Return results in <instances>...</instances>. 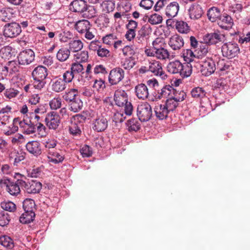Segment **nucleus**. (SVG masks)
Listing matches in <instances>:
<instances>
[{"label":"nucleus","mask_w":250,"mask_h":250,"mask_svg":"<svg viewBox=\"0 0 250 250\" xmlns=\"http://www.w3.org/2000/svg\"><path fill=\"white\" fill-rule=\"evenodd\" d=\"M186 96V94L183 91H181L179 92L174 89V93H173L172 96L169 97L167 99L168 100L174 102L175 104V108L176 109L178 105V103L184 100Z\"/></svg>","instance_id":"c85d7f7f"},{"label":"nucleus","mask_w":250,"mask_h":250,"mask_svg":"<svg viewBox=\"0 0 250 250\" xmlns=\"http://www.w3.org/2000/svg\"><path fill=\"white\" fill-rule=\"evenodd\" d=\"M239 48L235 42H229L224 43L222 46V53L224 57L232 59L239 53Z\"/></svg>","instance_id":"6e6552de"},{"label":"nucleus","mask_w":250,"mask_h":250,"mask_svg":"<svg viewBox=\"0 0 250 250\" xmlns=\"http://www.w3.org/2000/svg\"><path fill=\"white\" fill-rule=\"evenodd\" d=\"M174 92V88L170 85H166L161 89L157 90L153 93L155 100H159L162 98H168L171 97Z\"/></svg>","instance_id":"f3484780"},{"label":"nucleus","mask_w":250,"mask_h":250,"mask_svg":"<svg viewBox=\"0 0 250 250\" xmlns=\"http://www.w3.org/2000/svg\"><path fill=\"white\" fill-rule=\"evenodd\" d=\"M83 103L79 97L69 103V109L74 112H77L82 109Z\"/></svg>","instance_id":"58836bf2"},{"label":"nucleus","mask_w":250,"mask_h":250,"mask_svg":"<svg viewBox=\"0 0 250 250\" xmlns=\"http://www.w3.org/2000/svg\"><path fill=\"white\" fill-rule=\"evenodd\" d=\"M183 57L184 60L187 62V63L190 64V62H197L195 52H193V51L190 49H186V50H184L183 53Z\"/></svg>","instance_id":"4c0bfd02"},{"label":"nucleus","mask_w":250,"mask_h":250,"mask_svg":"<svg viewBox=\"0 0 250 250\" xmlns=\"http://www.w3.org/2000/svg\"><path fill=\"white\" fill-rule=\"evenodd\" d=\"M86 118L87 116L86 113L83 112V113L74 115L73 117L72 121L75 123L83 125V124L85 122Z\"/></svg>","instance_id":"bf43d9fd"},{"label":"nucleus","mask_w":250,"mask_h":250,"mask_svg":"<svg viewBox=\"0 0 250 250\" xmlns=\"http://www.w3.org/2000/svg\"><path fill=\"white\" fill-rule=\"evenodd\" d=\"M167 71L173 74H179L182 78L190 76L192 73V65L191 64H183L178 60L169 62L167 65Z\"/></svg>","instance_id":"f257e3e1"},{"label":"nucleus","mask_w":250,"mask_h":250,"mask_svg":"<svg viewBox=\"0 0 250 250\" xmlns=\"http://www.w3.org/2000/svg\"><path fill=\"white\" fill-rule=\"evenodd\" d=\"M12 16L8 9H2L0 10V21L8 22L12 18Z\"/></svg>","instance_id":"8fccbe9b"},{"label":"nucleus","mask_w":250,"mask_h":250,"mask_svg":"<svg viewBox=\"0 0 250 250\" xmlns=\"http://www.w3.org/2000/svg\"><path fill=\"white\" fill-rule=\"evenodd\" d=\"M218 24L221 28L229 30L232 27L233 21L231 16L224 14L218 19Z\"/></svg>","instance_id":"4be33fe9"},{"label":"nucleus","mask_w":250,"mask_h":250,"mask_svg":"<svg viewBox=\"0 0 250 250\" xmlns=\"http://www.w3.org/2000/svg\"><path fill=\"white\" fill-rule=\"evenodd\" d=\"M217 69L221 72H228L232 67L230 61H226L224 59H220L217 63Z\"/></svg>","instance_id":"f704fd0d"},{"label":"nucleus","mask_w":250,"mask_h":250,"mask_svg":"<svg viewBox=\"0 0 250 250\" xmlns=\"http://www.w3.org/2000/svg\"><path fill=\"white\" fill-rule=\"evenodd\" d=\"M26 148L30 153L35 156H38L42 153L41 144L38 141L29 142L26 145Z\"/></svg>","instance_id":"a878e982"},{"label":"nucleus","mask_w":250,"mask_h":250,"mask_svg":"<svg viewBox=\"0 0 250 250\" xmlns=\"http://www.w3.org/2000/svg\"><path fill=\"white\" fill-rule=\"evenodd\" d=\"M162 17L160 15L157 13H154L151 15L148 19V22L152 25L161 23L162 22Z\"/></svg>","instance_id":"603ef678"},{"label":"nucleus","mask_w":250,"mask_h":250,"mask_svg":"<svg viewBox=\"0 0 250 250\" xmlns=\"http://www.w3.org/2000/svg\"><path fill=\"white\" fill-rule=\"evenodd\" d=\"M42 188V184L38 181L32 180L26 183L24 181L23 188L27 193L36 194L39 193Z\"/></svg>","instance_id":"412c9836"},{"label":"nucleus","mask_w":250,"mask_h":250,"mask_svg":"<svg viewBox=\"0 0 250 250\" xmlns=\"http://www.w3.org/2000/svg\"><path fill=\"white\" fill-rule=\"evenodd\" d=\"M102 11L104 13H109L113 11L115 8V3L112 0L103 1L101 4Z\"/></svg>","instance_id":"a19ab883"},{"label":"nucleus","mask_w":250,"mask_h":250,"mask_svg":"<svg viewBox=\"0 0 250 250\" xmlns=\"http://www.w3.org/2000/svg\"><path fill=\"white\" fill-rule=\"evenodd\" d=\"M35 217L34 211L27 212L24 211L20 217L19 220L22 224H28L33 221Z\"/></svg>","instance_id":"e433bc0d"},{"label":"nucleus","mask_w":250,"mask_h":250,"mask_svg":"<svg viewBox=\"0 0 250 250\" xmlns=\"http://www.w3.org/2000/svg\"><path fill=\"white\" fill-rule=\"evenodd\" d=\"M48 76L47 69L42 65L35 67L32 72L34 82L33 87L38 90H41L46 83V78Z\"/></svg>","instance_id":"7ed1b4c3"},{"label":"nucleus","mask_w":250,"mask_h":250,"mask_svg":"<svg viewBox=\"0 0 250 250\" xmlns=\"http://www.w3.org/2000/svg\"><path fill=\"white\" fill-rule=\"evenodd\" d=\"M123 55L128 57H132L135 54L134 47L132 46L126 45L122 49Z\"/></svg>","instance_id":"774afa93"},{"label":"nucleus","mask_w":250,"mask_h":250,"mask_svg":"<svg viewBox=\"0 0 250 250\" xmlns=\"http://www.w3.org/2000/svg\"><path fill=\"white\" fill-rule=\"evenodd\" d=\"M51 87L54 92L59 93L65 90L66 87V83L61 78L56 77L52 81Z\"/></svg>","instance_id":"393cba45"},{"label":"nucleus","mask_w":250,"mask_h":250,"mask_svg":"<svg viewBox=\"0 0 250 250\" xmlns=\"http://www.w3.org/2000/svg\"><path fill=\"white\" fill-rule=\"evenodd\" d=\"M179 4L177 1L170 2L165 8L166 15L169 19L176 17L179 11Z\"/></svg>","instance_id":"5701e85b"},{"label":"nucleus","mask_w":250,"mask_h":250,"mask_svg":"<svg viewBox=\"0 0 250 250\" xmlns=\"http://www.w3.org/2000/svg\"><path fill=\"white\" fill-rule=\"evenodd\" d=\"M114 100L117 106H124L125 113L126 115L130 116L132 114L133 106L130 102H128V95L125 90H116L114 95Z\"/></svg>","instance_id":"20e7f679"},{"label":"nucleus","mask_w":250,"mask_h":250,"mask_svg":"<svg viewBox=\"0 0 250 250\" xmlns=\"http://www.w3.org/2000/svg\"><path fill=\"white\" fill-rule=\"evenodd\" d=\"M116 40L117 36L114 34L106 35L102 38L103 43L109 46L112 45Z\"/></svg>","instance_id":"5fc2aeb1"},{"label":"nucleus","mask_w":250,"mask_h":250,"mask_svg":"<svg viewBox=\"0 0 250 250\" xmlns=\"http://www.w3.org/2000/svg\"><path fill=\"white\" fill-rule=\"evenodd\" d=\"M45 122L49 129L55 130L60 124V115L56 112H50L46 115Z\"/></svg>","instance_id":"f8f14e48"},{"label":"nucleus","mask_w":250,"mask_h":250,"mask_svg":"<svg viewBox=\"0 0 250 250\" xmlns=\"http://www.w3.org/2000/svg\"><path fill=\"white\" fill-rule=\"evenodd\" d=\"M74 74L73 72L70 70L65 71L63 75H62V80L66 83H71L73 79L74 78Z\"/></svg>","instance_id":"e2e57ef3"},{"label":"nucleus","mask_w":250,"mask_h":250,"mask_svg":"<svg viewBox=\"0 0 250 250\" xmlns=\"http://www.w3.org/2000/svg\"><path fill=\"white\" fill-rule=\"evenodd\" d=\"M18 176L21 177L18 179L15 183L11 182L9 179H4L0 180V183L6 187V190L12 195H17L20 193V188H23V185L24 184V179L25 177L21 174L18 173Z\"/></svg>","instance_id":"423d86ee"},{"label":"nucleus","mask_w":250,"mask_h":250,"mask_svg":"<svg viewBox=\"0 0 250 250\" xmlns=\"http://www.w3.org/2000/svg\"><path fill=\"white\" fill-rule=\"evenodd\" d=\"M1 208L6 211L13 212L16 209V205L12 202H2L1 204Z\"/></svg>","instance_id":"0e129e2a"},{"label":"nucleus","mask_w":250,"mask_h":250,"mask_svg":"<svg viewBox=\"0 0 250 250\" xmlns=\"http://www.w3.org/2000/svg\"><path fill=\"white\" fill-rule=\"evenodd\" d=\"M78 97V90L75 88L69 89L62 96L63 99L69 103Z\"/></svg>","instance_id":"c9c22d12"},{"label":"nucleus","mask_w":250,"mask_h":250,"mask_svg":"<svg viewBox=\"0 0 250 250\" xmlns=\"http://www.w3.org/2000/svg\"><path fill=\"white\" fill-rule=\"evenodd\" d=\"M76 61L79 62H86L88 59V53L87 51H82L74 55Z\"/></svg>","instance_id":"09e8293b"},{"label":"nucleus","mask_w":250,"mask_h":250,"mask_svg":"<svg viewBox=\"0 0 250 250\" xmlns=\"http://www.w3.org/2000/svg\"><path fill=\"white\" fill-rule=\"evenodd\" d=\"M125 77V71L120 67L112 69L109 74L108 81L111 85H116L121 82Z\"/></svg>","instance_id":"4468645a"},{"label":"nucleus","mask_w":250,"mask_h":250,"mask_svg":"<svg viewBox=\"0 0 250 250\" xmlns=\"http://www.w3.org/2000/svg\"><path fill=\"white\" fill-rule=\"evenodd\" d=\"M74 28L87 40L91 41L95 37L96 29L92 27L91 22L87 20H81L75 22Z\"/></svg>","instance_id":"f03ea898"},{"label":"nucleus","mask_w":250,"mask_h":250,"mask_svg":"<svg viewBox=\"0 0 250 250\" xmlns=\"http://www.w3.org/2000/svg\"><path fill=\"white\" fill-rule=\"evenodd\" d=\"M203 14V10L199 4L193 3L189 8L188 14L191 19H199L202 17Z\"/></svg>","instance_id":"b1692460"},{"label":"nucleus","mask_w":250,"mask_h":250,"mask_svg":"<svg viewBox=\"0 0 250 250\" xmlns=\"http://www.w3.org/2000/svg\"><path fill=\"white\" fill-rule=\"evenodd\" d=\"M201 67V72L202 75L205 76H208L214 73L216 66L215 62L211 58H206L205 60L199 62Z\"/></svg>","instance_id":"9d476101"},{"label":"nucleus","mask_w":250,"mask_h":250,"mask_svg":"<svg viewBox=\"0 0 250 250\" xmlns=\"http://www.w3.org/2000/svg\"><path fill=\"white\" fill-rule=\"evenodd\" d=\"M82 125L71 121V124L69 126V131L70 134L75 136L80 135L82 133Z\"/></svg>","instance_id":"ea45409f"},{"label":"nucleus","mask_w":250,"mask_h":250,"mask_svg":"<svg viewBox=\"0 0 250 250\" xmlns=\"http://www.w3.org/2000/svg\"><path fill=\"white\" fill-rule=\"evenodd\" d=\"M97 54L98 57L100 58H109L111 56L110 51L105 48L104 47L101 45L97 51Z\"/></svg>","instance_id":"13d9d810"},{"label":"nucleus","mask_w":250,"mask_h":250,"mask_svg":"<svg viewBox=\"0 0 250 250\" xmlns=\"http://www.w3.org/2000/svg\"><path fill=\"white\" fill-rule=\"evenodd\" d=\"M225 36L219 31H215L208 33L203 36V40L204 43L208 45L215 44L224 40Z\"/></svg>","instance_id":"ddd939ff"},{"label":"nucleus","mask_w":250,"mask_h":250,"mask_svg":"<svg viewBox=\"0 0 250 250\" xmlns=\"http://www.w3.org/2000/svg\"><path fill=\"white\" fill-rule=\"evenodd\" d=\"M47 157L48 162L54 164L61 163L64 159V154L61 150L49 149L47 151Z\"/></svg>","instance_id":"dca6fc26"},{"label":"nucleus","mask_w":250,"mask_h":250,"mask_svg":"<svg viewBox=\"0 0 250 250\" xmlns=\"http://www.w3.org/2000/svg\"><path fill=\"white\" fill-rule=\"evenodd\" d=\"M148 71L155 75L160 77L162 80H166L167 76L163 71L162 63L157 61H152L149 62Z\"/></svg>","instance_id":"2eb2a0df"},{"label":"nucleus","mask_w":250,"mask_h":250,"mask_svg":"<svg viewBox=\"0 0 250 250\" xmlns=\"http://www.w3.org/2000/svg\"><path fill=\"white\" fill-rule=\"evenodd\" d=\"M80 152L83 157H89L92 154L91 148L87 145H84L80 149Z\"/></svg>","instance_id":"338daca9"},{"label":"nucleus","mask_w":250,"mask_h":250,"mask_svg":"<svg viewBox=\"0 0 250 250\" xmlns=\"http://www.w3.org/2000/svg\"><path fill=\"white\" fill-rule=\"evenodd\" d=\"M62 100L59 97L54 98L49 102V105L51 109L56 110L61 107Z\"/></svg>","instance_id":"052dcab7"},{"label":"nucleus","mask_w":250,"mask_h":250,"mask_svg":"<svg viewBox=\"0 0 250 250\" xmlns=\"http://www.w3.org/2000/svg\"><path fill=\"white\" fill-rule=\"evenodd\" d=\"M207 16L210 21L214 22L221 16L220 9L216 7H212L208 11Z\"/></svg>","instance_id":"c756f323"},{"label":"nucleus","mask_w":250,"mask_h":250,"mask_svg":"<svg viewBox=\"0 0 250 250\" xmlns=\"http://www.w3.org/2000/svg\"><path fill=\"white\" fill-rule=\"evenodd\" d=\"M126 125L129 131H137L140 128V124L135 119L129 120Z\"/></svg>","instance_id":"49530a36"},{"label":"nucleus","mask_w":250,"mask_h":250,"mask_svg":"<svg viewBox=\"0 0 250 250\" xmlns=\"http://www.w3.org/2000/svg\"><path fill=\"white\" fill-rule=\"evenodd\" d=\"M57 141L54 139H49L45 141L44 143L45 152L47 153V151L49 149L55 150V148L57 146Z\"/></svg>","instance_id":"680f3d73"},{"label":"nucleus","mask_w":250,"mask_h":250,"mask_svg":"<svg viewBox=\"0 0 250 250\" xmlns=\"http://www.w3.org/2000/svg\"><path fill=\"white\" fill-rule=\"evenodd\" d=\"M192 97L197 100H201L206 96L207 92L205 90L201 87H196L193 88L191 91Z\"/></svg>","instance_id":"473e14b6"},{"label":"nucleus","mask_w":250,"mask_h":250,"mask_svg":"<svg viewBox=\"0 0 250 250\" xmlns=\"http://www.w3.org/2000/svg\"><path fill=\"white\" fill-rule=\"evenodd\" d=\"M175 105L174 101L167 99L164 104L155 106L154 112L157 118L160 120L166 119L169 113L175 109Z\"/></svg>","instance_id":"39448f33"},{"label":"nucleus","mask_w":250,"mask_h":250,"mask_svg":"<svg viewBox=\"0 0 250 250\" xmlns=\"http://www.w3.org/2000/svg\"><path fill=\"white\" fill-rule=\"evenodd\" d=\"M175 27L179 33L182 34H187L190 30L188 23L183 21H177L175 24Z\"/></svg>","instance_id":"79ce46f5"},{"label":"nucleus","mask_w":250,"mask_h":250,"mask_svg":"<svg viewBox=\"0 0 250 250\" xmlns=\"http://www.w3.org/2000/svg\"><path fill=\"white\" fill-rule=\"evenodd\" d=\"M0 244L9 249H12L14 246L13 240L7 235L0 237Z\"/></svg>","instance_id":"a18cd8bd"},{"label":"nucleus","mask_w":250,"mask_h":250,"mask_svg":"<svg viewBox=\"0 0 250 250\" xmlns=\"http://www.w3.org/2000/svg\"><path fill=\"white\" fill-rule=\"evenodd\" d=\"M10 219L9 214L5 211H2L0 212V226L4 227L8 225L10 222Z\"/></svg>","instance_id":"6e6d98bb"},{"label":"nucleus","mask_w":250,"mask_h":250,"mask_svg":"<svg viewBox=\"0 0 250 250\" xmlns=\"http://www.w3.org/2000/svg\"><path fill=\"white\" fill-rule=\"evenodd\" d=\"M125 118L123 113L116 112L114 113L112 117V120L113 122L117 124L123 122L125 120Z\"/></svg>","instance_id":"69168bd1"},{"label":"nucleus","mask_w":250,"mask_h":250,"mask_svg":"<svg viewBox=\"0 0 250 250\" xmlns=\"http://www.w3.org/2000/svg\"><path fill=\"white\" fill-rule=\"evenodd\" d=\"M70 70L74 74H84L83 66L81 63V62L76 61L72 63L70 67Z\"/></svg>","instance_id":"c03bdc74"},{"label":"nucleus","mask_w":250,"mask_h":250,"mask_svg":"<svg viewBox=\"0 0 250 250\" xmlns=\"http://www.w3.org/2000/svg\"><path fill=\"white\" fill-rule=\"evenodd\" d=\"M122 64V66L125 69H130L133 67L136 64L135 58L133 57H128L125 59Z\"/></svg>","instance_id":"3c124183"},{"label":"nucleus","mask_w":250,"mask_h":250,"mask_svg":"<svg viewBox=\"0 0 250 250\" xmlns=\"http://www.w3.org/2000/svg\"><path fill=\"white\" fill-rule=\"evenodd\" d=\"M70 51L78 52L83 48V43L80 40H72L68 43Z\"/></svg>","instance_id":"72a5a7b5"},{"label":"nucleus","mask_w":250,"mask_h":250,"mask_svg":"<svg viewBox=\"0 0 250 250\" xmlns=\"http://www.w3.org/2000/svg\"><path fill=\"white\" fill-rule=\"evenodd\" d=\"M168 44L172 50L179 51L184 46V39L178 34L173 35L169 38Z\"/></svg>","instance_id":"aec40b11"},{"label":"nucleus","mask_w":250,"mask_h":250,"mask_svg":"<svg viewBox=\"0 0 250 250\" xmlns=\"http://www.w3.org/2000/svg\"><path fill=\"white\" fill-rule=\"evenodd\" d=\"M70 55V51L68 48L62 47L56 54V59L60 62H64L67 60Z\"/></svg>","instance_id":"2f4dec72"},{"label":"nucleus","mask_w":250,"mask_h":250,"mask_svg":"<svg viewBox=\"0 0 250 250\" xmlns=\"http://www.w3.org/2000/svg\"><path fill=\"white\" fill-rule=\"evenodd\" d=\"M19 93V91L14 88H6L3 93V96L6 100H11L16 98Z\"/></svg>","instance_id":"37998d69"},{"label":"nucleus","mask_w":250,"mask_h":250,"mask_svg":"<svg viewBox=\"0 0 250 250\" xmlns=\"http://www.w3.org/2000/svg\"><path fill=\"white\" fill-rule=\"evenodd\" d=\"M208 45L206 43H201L199 47L195 51V55L197 60L200 59L201 61L205 57L208 52Z\"/></svg>","instance_id":"cd10ccee"},{"label":"nucleus","mask_w":250,"mask_h":250,"mask_svg":"<svg viewBox=\"0 0 250 250\" xmlns=\"http://www.w3.org/2000/svg\"><path fill=\"white\" fill-rule=\"evenodd\" d=\"M35 60V53L30 49H25L21 52L18 56V63L20 65H27Z\"/></svg>","instance_id":"9b49d317"},{"label":"nucleus","mask_w":250,"mask_h":250,"mask_svg":"<svg viewBox=\"0 0 250 250\" xmlns=\"http://www.w3.org/2000/svg\"><path fill=\"white\" fill-rule=\"evenodd\" d=\"M35 204L33 200L26 199L23 202L24 210L27 212L34 211Z\"/></svg>","instance_id":"de8ad7c7"},{"label":"nucleus","mask_w":250,"mask_h":250,"mask_svg":"<svg viewBox=\"0 0 250 250\" xmlns=\"http://www.w3.org/2000/svg\"><path fill=\"white\" fill-rule=\"evenodd\" d=\"M87 8V2L84 0H73L69 5L70 11L80 14L86 12Z\"/></svg>","instance_id":"a211bd4d"},{"label":"nucleus","mask_w":250,"mask_h":250,"mask_svg":"<svg viewBox=\"0 0 250 250\" xmlns=\"http://www.w3.org/2000/svg\"><path fill=\"white\" fill-rule=\"evenodd\" d=\"M108 126V121L106 118L103 115L97 116L93 121L92 128L97 132H102L105 130Z\"/></svg>","instance_id":"6ab92c4d"},{"label":"nucleus","mask_w":250,"mask_h":250,"mask_svg":"<svg viewBox=\"0 0 250 250\" xmlns=\"http://www.w3.org/2000/svg\"><path fill=\"white\" fill-rule=\"evenodd\" d=\"M21 32V25L16 22L8 23L4 26L3 35L7 38H15L20 34Z\"/></svg>","instance_id":"1a4fd4ad"},{"label":"nucleus","mask_w":250,"mask_h":250,"mask_svg":"<svg viewBox=\"0 0 250 250\" xmlns=\"http://www.w3.org/2000/svg\"><path fill=\"white\" fill-rule=\"evenodd\" d=\"M9 158L11 160L14 158L13 164L14 165L17 166L19 163L24 159V157L22 155L19 154L16 151L14 150L9 155Z\"/></svg>","instance_id":"4d7b16f0"},{"label":"nucleus","mask_w":250,"mask_h":250,"mask_svg":"<svg viewBox=\"0 0 250 250\" xmlns=\"http://www.w3.org/2000/svg\"><path fill=\"white\" fill-rule=\"evenodd\" d=\"M135 91L136 96L140 99L145 100L148 96V88L144 83L137 85L135 87Z\"/></svg>","instance_id":"bb28decb"},{"label":"nucleus","mask_w":250,"mask_h":250,"mask_svg":"<svg viewBox=\"0 0 250 250\" xmlns=\"http://www.w3.org/2000/svg\"><path fill=\"white\" fill-rule=\"evenodd\" d=\"M155 50V57L160 60H167L170 59L169 51L163 47H159Z\"/></svg>","instance_id":"7c9ffc66"},{"label":"nucleus","mask_w":250,"mask_h":250,"mask_svg":"<svg viewBox=\"0 0 250 250\" xmlns=\"http://www.w3.org/2000/svg\"><path fill=\"white\" fill-rule=\"evenodd\" d=\"M152 115V110L150 104L147 102H143L138 105L137 116L141 122L148 121Z\"/></svg>","instance_id":"0eeeda50"},{"label":"nucleus","mask_w":250,"mask_h":250,"mask_svg":"<svg viewBox=\"0 0 250 250\" xmlns=\"http://www.w3.org/2000/svg\"><path fill=\"white\" fill-rule=\"evenodd\" d=\"M73 33L70 31H64L59 34V40L61 42H66L73 38Z\"/></svg>","instance_id":"864d4df0"}]
</instances>
